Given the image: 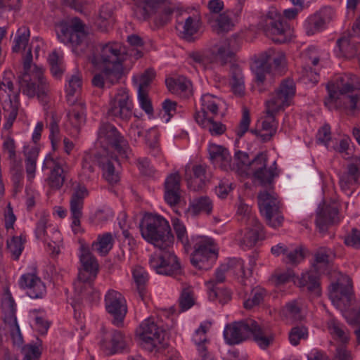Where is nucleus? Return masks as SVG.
Wrapping results in <instances>:
<instances>
[{"label":"nucleus","instance_id":"ddd939ff","mask_svg":"<svg viewBox=\"0 0 360 360\" xmlns=\"http://www.w3.org/2000/svg\"><path fill=\"white\" fill-rule=\"evenodd\" d=\"M140 338L145 347L150 352L155 349L165 347V332L159 328L151 319L145 320L140 325Z\"/></svg>","mask_w":360,"mask_h":360},{"label":"nucleus","instance_id":"69168bd1","mask_svg":"<svg viewBox=\"0 0 360 360\" xmlns=\"http://www.w3.org/2000/svg\"><path fill=\"white\" fill-rule=\"evenodd\" d=\"M82 83V78L78 74L72 75L68 80V86L66 89L68 96H74L81 89Z\"/></svg>","mask_w":360,"mask_h":360},{"label":"nucleus","instance_id":"49530a36","mask_svg":"<svg viewBox=\"0 0 360 360\" xmlns=\"http://www.w3.org/2000/svg\"><path fill=\"white\" fill-rule=\"evenodd\" d=\"M328 329L330 333L336 337L342 344H346L349 341V337L342 326L334 319H330L327 323Z\"/></svg>","mask_w":360,"mask_h":360},{"label":"nucleus","instance_id":"338daca9","mask_svg":"<svg viewBox=\"0 0 360 360\" xmlns=\"http://www.w3.org/2000/svg\"><path fill=\"white\" fill-rule=\"evenodd\" d=\"M137 162L139 169L142 174L148 176H153L155 174V169L150 165V162L148 158H139L138 159Z\"/></svg>","mask_w":360,"mask_h":360},{"label":"nucleus","instance_id":"6e6d98bb","mask_svg":"<svg viewBox=\"0 0 360 360\" xmlns=\"http://www.w3.org/2000/svg\"><path fill=\"white\" fill-rule=\"evenodd\" d=\"M179 307L181 311L189 309L194 305L193 295L189 289H184L179 297Z\"/></svg>","mask_w":360,"mask_h":360},{"label":"nucleus","instance_id":"e2e57ef3","mask_svg":"<svg viewBox=\"0 0 360 360\" xmlns=\"http://www.w3.org/2000/svg\"><path fill=\"white\" fill-rule=\"evenodd\" d=\"M49 129H50V140L53 148H55L56 146L59 141V134L60 129L58 126V122L54 115H52L50 124H49Z\"/></svg>","mask_w":360,"mask_h":360},{"label":"nucleus","instance_id":"3c124183","mask_svg":"<svg viewBox=\"0 0 360 360\" xmlns=\"http://www.w3.org/2000/svg\"><path fill=\"white\" fill-rule=\"evenodd\" d=\"M23 248V242L21 237L15 236L11 240L7 241V249L15 260L18 259Z\"/></svg>","mask_w":360,"mask_h":360},{"label":"nucleus","instance_id":"ea45409f","mask_svg":"<svg viewBox=\"0 0 360 360\" xmlns=\"http://www.w3.org/2000/svg\"><path fill=\"white\" fill-rule=\"evenodd\" d=\"M24 153L26 157L25 168L27 179L32 180L34 179L35 174L39 149L37 147L26 148Z\"/></svg>","mask_w":360,"mask_h":360},{"label":"nucleus","instance_id":"bf43d9fd","mask_svg":"<svg viewBox=\"0 0 360 360\" xmlns=\"http://www.w3.org/2000/svg\"><path fill=\"white\" fill-rule=\"evenodd\" d=\"M138 98L141 108L148 115H153V108L150 99L148 98V92L146 91L138 90Z\"/></svg>","mask_w":360,"mask_h":360},{"label":"nucleus","instance_id":"473e14b6","mask_svg":"<svg viewBox=\"0 0 360 360\" xmlns=\"http://www.w3.org/2000/svg\"><path fill=\"white\" fill-rule=\"evenodd\" d=\"M114 245V238L112 233H104L98 236L96 241L91 245L92 250L97 252L101 256H106Z\"/></svg>","mask_w":360,"mask_h":360},{"label":"nucleus","instance_id":"7c9ffc66","mask_svg":"<svg viewBox=\"0 0 360 360\" xmlns=\"http://www.w3.org/2000/svg\"><path fill=\"white\" fill-rule=\"evenodd\" d=\"M68 121L77 133L86 122V107L83 103H75L67 114Z\"/></svg>","mask_w":360,"mask_h":360},{"label":"nucleus","instance_id":"2f4dec72","mask_svg":"<svg viewBox=\"0 0 360 360\" xmlns=\"http://www.w3.org/2000/svg\"><path fill=\"white\" fill-rule=\"evenodd\" d=\"M80 250V262L82 269H84L86 271H90L93 276H96L99 267L96 258L91 253L89 247L82 245Z\"/></svg>","mask_w":360,"mask_h":360},{"label":"nucleus","instance_id":"a19ab883","mask_svg":"<svg viewBox=\"0 0 360 360\" xmlns=\"http://www.w3.org/2000/svg\"><path fill=\"white\" fill-rule=\"evenodd\" d=\"M276 170V167H266L262 171L255 172V173H254L253 177L260 186L265 188L271 187L274 182V179L278 175Z\"/></svg>","mask_w":360,"mask_h":360},{"label":"nucleus","instance_id":"4c0bfd02","mask_svg":"<svg viewBox=\"0 0 360 360\" xmlns=\"http://www.w3.org/2000/svg\"><path fill=\"white\" fill-rule=\"evenodd\" d=\"M250 334L253 335L255 342L262 349L268 348L274 340V335H266L262 328L255 320L250 328Z\"/></svg>","mask_w":360,"mask_h":360},{"label":"nucleus","instance_id":"79ce46f5","mask_svg":"<svg viewBox=\"0 0 360 360\" xmlns=\"http://www.w3.org/2000/svg\"><path fill=\"white\" fill-rule=\"evenodd\" d=\"M196 122L207 129L212 136H220L226 130V126L221 122L214 120L213 116L207 120H198Z\"/></svg>","mask_w":360,"mask_h":360},{"label":"nucleus","instance_id":"9b49d317","mask_svg":"<svg viewBox=\"0 0 360 360\" xmlns=\"http://www.w3.org/2000/svg\"><path fill=\"white\" fill-rule=\"evenodd\" d=\"M98 139L101 142H105L111 146L121 158H129L131 152L129 143L112 124H102L98 131Z\"/></svg>","mask_w":360,"mask_h":360},{"label":"nucleus","instance_id":"b1692460","mask_svg":"<svg viewBox=\"0 0 360 360\" xmlns=\"http://www.w3.org/2000/svg\"><path fill=\"white\" fill-rule=\"evenodd\" d=\"M165 0H136L133 6L134 16L139 20H147Z\"/></svg>","mask_w":360,"mask_h":360},{"label":"nucleus","instance_id":"a18cd8bd","mask_svg":"<svg viewBox=\"0 0 360 360\" xmlns=\"http://www.w3.org/2000/svg\"><path fill=\"white\" fill-rule=\"evenodd\" d=\"M330 250L326 248H320L314 254V262L312 268L319 271L321 268H325L329 264Z\"/></svg>","mask_w":360,"mask_h":360},{"label":"nucleus","instance_id":"f257e3e1","mask_svg":"<svg viewBox=\"0 0 360 360\" xmlns=\"http://www.w3.org/2000/svg\"><path fill=\"white\" fill-rule=\"evenodd\" d=\"M139 227L142 237L160 250L159 252L150 255V266L158 274H180V263L172 250L174 236L169 222L160 215L147 214L143 217Z\"/></svg>","mask_w":360,"mask_h":360},{"label":"nucleus","instance_id":"4468645a","mask_svg":"<svg viewBox=\"0 0 360 360\" xmlns=\"http://www.w3.org/2000/svg\"><path fill=\"white\" fill-rule=\"evenodd\" d=\"M105 304L106 311L113 317L112 323L117 327L122 326L127 312L124 297L117 291L109 290L105 296Z\"/></svg>","mask_w":360,"mask_h":360},{"label":"nucleus","instance_id":"37998d69","mask_svg":"<svg viewBox=\"0 0 360 360\" xmlns=\"http://www.w3.org/2000/svg\"><path fill=\"white\" fill-rule=\"evenodd\" d=\"M132 274L137 286L139 297L142 300H144L146 295V283L148 281V274L143 268L136 266L133 270Z\"/></svg>","mask_w":360,"mask_h":360},{"label":"nucleus","instance_id":"cd10ccee","mask_svg":"<svg viewBox=\"0 0 360 360\" xmlns=\"http://www.w3.org/2000/svg\"><path fill=\"white\" fill-rule=\"evenodd\" d=\"M263 58L267 63H273L274 74L281 75L285 69L286 60L284 52L274 49H269L266 51L261 53Z\"/></svg>","mask_w":360,"mask_h":360},{"label":"nucleus","instance_id":"dca6fc26","mask_svg":"<svg viewBox=\"0 0 360 360\" xmlns=\"http://www.w3.org/2000/svg\"><path fill=\"white\" fill-rule=\"evenodd\" d=\"M253 323L254 320L250 319L226 325L224 331L226 342L234 345L246 340L250 335V328Z\"/></svg>","mask_w":360,"mask_h":360},{"label":"nucleus","instance_id":"052dcab7","mask_svg":"<svg viewBox=\"0 0 360 360\" xmlns=\"http://www.w3.org/2000/svg\"><path fill=\"white\" fill-rule=\"evenodd\" d=\"M285 262L290 264H297L302 261L304 258V249L301 247L296 248L285 254Z\"/></svg>","mask_w":360,"mask_h":360},{"label":"nucleus","instance_id":"20e7f679","mask_svg":"<svg viewBox=\"0 0 360 360\" xmlns=\"http://www.w3.org/2000/svg\"><path fill=\"white\" fill-rule=\"evenodd\" d=\"M295 94V85L290 79H283L279 86L270 95L266 101L265 120L262 121V129L266 132L261 135V141L267 142L276 134L278 123L276 114L285 107L289 106Z\"/></svg>","mask_w":360,"mask_h":360},{"label":"nucleus","instance_id":"f704fd0d","mask_svg":"<svg viewBox=\"0 0 360 360\" xmlns=\"http://www.w3.org/2000/svg\"><path fill=\"white\" fill-rule=\"evenodd\" d=\"M112 14L113 10L111 5L105 4L101 7L95 22L96 26L100 31H107L109 26L114 22Z\"/></svg>","mask_w":360,"mask_h":360},{"label":"nucleus","instance_id":"bb28decb","mask_svg":"<svg viewBox=\"0 0 360 360\" xmlns=\"http://www.w3.org/2000/svg\"><path fill=\"white\" fill-rule=\"evenodd\" d=\"M96 276H93L90 271H86L84 269H79L77 281L75 282V288L79 294L84 297L89 296V295L97 294L94 292L92 283Z\"/></svg>","mask_w":360,"mask_h":360},{"label":"nucleus","instance_id":"e433bc0d","mask_svg":"<svg viewBox=\"0 0 360 360\" xmlns=\"http://www.w3.org/2000/svg\"><path fill=\"white\" fill-rule=\"evenodd\" d=\"M252 70L255 75V82L258 86L264 84L266 75L272 71L271 64L266 63L261 54L255 60Z\"/></svg>","mask_w":360,"mask_h":360},{"label":"nucleus","instance_id":"6e6552de","mask_svg":"<svg viewBox=\"0 0 360 360\" xmlns=\"http://www.w3.org/2000/svg\"><path fill=\"white\" fill-rule=\"evenodd\" d=\"M237 213L241 216L240 221L246 226V233L240 240L242 248L253 247L258 240L264 238L263 226L257 218L251 214V208L246 204L240 203Z\"/></svg>","mask_w":360,"mask_h":360},{"label":"nucleus","instance_id":"39448f33","mask_svg":"<svg viewBox=\"0 0 360 360\" xmlns=\"http://www.w3.org/2000/svg\"><path fill=\"white\" fill-rule=\"evenodd\" d=\"M127 56L126 48L121 43L108 42L99 46L91 63L104 67V73L112 82L119 81L123 75V63Z\"/></svg>","mask_w":360,"mask_h":360},{"label":"nucleus","instance_id":"5fc2aeb1","mask_svg":"<svg viewBox=\"0 0 360 360\" xmlns=\"http://www.w3.org/2000/svg\"><path fill=\"white\" fill-rule=\"evenodd\" d=\"M307 329L303 326H297L291 329L289 333L290 342L296 346L300 343L301 339L307 338Z\"/></svg>","mask_w":360,"mask_h":360},{"label":"nucleus","instance_id":"c03bdc74","mask_svg":"<svg viewBox=\"0 0 360 360\" xmlns=\"http://www.w3.org/2000/svg\"><path fill=\"white\" fill-rule=\"evenodd\" d=\"M9 307V314L5 318V322L7 323L11 328V335L14 337L15 335L21 337L19 326L15 316V303L13 298L9 294L8 299Z\"/></svg>","mask_w":360,"mask_h":360},{"label":"nucleus","instance_id":"7ed1b4c3","mask_svg":"<svg viewBox=\"0 0 360 360\" xmlns=\"http://www.w3.org/2000/svg\"><path fill=\"white\" fill-rule=\"evenodd\" d=\"M357 77L352 74H344L328 82L326 89L328 97L324 104L330 110L342 108L347 115L360 110V96L353 92L356 87Z\"/></svg>","mask_w":360,"mask_h":360},{"label":"nucleus","instance_id":"0e129e2a","mask_svg":"<svg viewBox=\"0 0 360 360\" xmlns=\"http://www.w3.org/2000/svg\"><path fill=\"white\" fill-rule=\"evenodd\" d=\"M250 123V117L249 110L245 108L243 110L242 119L240 121L238 129L236 132L239 138H241L248 131Z\"/></svg>","mask_w":360,"mask_h":360},{"label":"nucleus","instance_id":"2eb2a0df","mask_svg":"<svg viewBox=\"0 0 360 360\" xmlns=\"http://www.w3.org/2000/svg\"><path fill=\"white\" fill-rule=\"evenodd\" d=\"M274 15L273 12H269L261 21L260 25L267 37H271L275 42L283 43L286 41L285 34L288 27L281 16L276 13Z\"/></svg>","mask_w":360,"mask_h":360},{"label":"nucleus","instance_id":"5701e85b","mask_svg":"<svg viewBox=\"0 0 360 360\" xmlns=\"http://www.w3.org/2000/svg\"><path fill=\"white\" fill-rule=\"evenodd\" d=\"M338 221V210L337 207L333 205H326L317 214L316 224L319 231L325 233L330 225Z\"/></svg>","mask_w":360,"mask_h":360},{"label":"nucleus","instance_id":"f3484780","mask_svg":"<svg viewBox=\"0 0 360 360\" xmlns=\"http://www.w3.org/2000/svg\"><path fill=\"white\" fill-rule=\"evenodd\" d=\"M329 298L337 308L341 310L347 309L354 300L352 284L343 285L339 282L333 283L329 289Z\"/></svg>","mask_w":360,"mask_h":360},{"label":"nucleus","instance_id":"c85d7f7f","mask_svg":"<svg viewBox=\"0 0 360 360\" xmlns=\"http://www.w3.org/2000/svg\"><path fill=\"white\" fill-rule=\"evenodd\" d=\"M51 164L53 165V169L48 179L49 185L52 188L59 189L62 187L65 181V176L64 170L53 158H46L44 160V167H48Z\"/></svg>","mask_w":360,"mask_h":360},{"label":"nucleus","instance_id":"8fccbe9b","mask_svg":"<svg viewBox=\"0 0 360 360\" xmlns=\"http://www.w3.org/2000/svg\"><path fill=\"white\" fill-rule=\"evenodd\" d=\"M51 72L53 77L60 78L63 73V66L61 59L59 58L56 51H53L49 56Z\"/></svg>","mask_w":360,"mask_h":360},{"label":"nucleus","instance_id":"58836bf2","mask_svg":"<svg viewBox=\"0 0 360 360\" xmlns=\"http://www.w3.org/2000/svg\"><path fill=\"white\" fill-rule=\"evenodd\" d=\"M188 210L193 215H197L201 212L210 214L212 210V202L207 196L194 198L191 202Z\"/></svg>","mask_w":360,"mask_h":360},{"label":"nucleus","instance_id":"393cba45","mask_svg":"<svg viewBox=\"0 0 360 360\" xmlns=\"http://www.w3.org/2000/svg\"><path fill=\"white\" fill-rule=\"evenodd\" d=\"M319 272L314 269L302 274L299 279V285L301 288H305L306 290L315 295L319 297L321 295V290L319 282Z\"/></svg>","mask_w":360,"mask_h":360},{"label":"nucleus","instance_id":"13d9d810","mask_svg":"<svg viewBox=\"0 0 360 360\" xmlns=\"http://www.w3.org/2000/svg\"><path fill=\"white\" fill-rule=\"evenodd\" d=\"M209 298L212 300L218 298L219 302L224 304L231 300V294L226 289L210 288Z\"/></svg>","mask_w":360,"mask_h":360},{"label":"nucleus","instance_id":"9d476101","mask_svg":"<svg viewBox=\"0 0 360 360\" xmlns=\"http://www.w3.org/2000/svg\"><path fill=\"white\" fill-rule=\"evenodd\" d=\"M257 199L259 211L265 217L266 223L274 228L281 226L283 217L280 210V202L278 198L267 191H261Z\"/></svg>","mask_w":360,"mask_h":360},{"label":"nucleus","instance_id":"4d7b16f0","mask_svg":"<svg viewBox=\"0 0 360 360\" xmlns=\"http://www.w3.org/2000/svg\"><path fill=\"white\" fill-rule=\"evenodd\" d=\"M267 155L264 153H258L252 160L249 170H252V173L257 171H262L266 167Z\"/></svg>","mask_w":360,"mask_h":360},{"label":"nucleus","instance_id":"680f3d73","mask_svg":"<svg viewBox=\"0 0 360 360\" xmlns=\"http://www.w3.org/2000/svg\"><path fill=\"white\" fill-rule=\"evenodd\" d=\"M285 310L288 316L296 321H300L303 318L301 314L300 304L296 300H292L287 303L285 305Z\"/></svg>","mask_w":360,"mask_h":360},{"label":"nucleus","instance_id":"c756f323","mask_svg":"<svg viewBox=\"0 0 360 360\" xmlns=\"http://www.w3.org/2000/svg\"><path fill=\"white\" fill-rule=\"evenodd\" d=\"M192 170L193 176L187 179L188 186L194 191L202 190L210 179L206 168L201 165H197L193 167Z\"/></svg>","mask_w":360,"mask_h":360},{"label":"nucleus","instance_id":"4be33fe9","mask_svg":"<svg viewBox=\"0 0 360 360\" xmlns=\"http://www.w3.org/2000/svg\"><path fill=\"white\" fill-rule=\"evenodd\" d=\"M98 164L102 170L103 178L108 183L114 184L120 181L119 172L115 169V165H120L117 156L106 152L98 157Z\"/></svg>","mask_w":360,"mask_h":360},{"label":"nucleus","instance_id":"72a5a7b5","mask_svg":"<svg viewBox=\"0 0 360 360\" xmlns=\"http://www.w3.org/2000/svg\"><path fill=\"white\" fill-rule=\"evenodd\" d=\"M333 10L330 8H324L320 14L315 15L309 18L306 26V32L308 35L314 34L315 32L323 29L326 22V15H331Z\"/></svg>","mask_w":360,"mask_h":360},{"label":"nucleus","instance_id":"aec40b11","mask_svg":"<svg viewBox=\"0 0 360 360\" xmlns=\"http://www.w3.org/2000/svg\"><path fill=\"white\" fill-rule=\"evenodd\" d=\"M88 195L86 186L79 184L75 188L70 202V209L72 219V226L73 231L77 232L80 227V219L82 217V208L84 198Z\"/></svg>","mask_w":360,"mask_h":360},{"label":"nucleus","instance_id":"864d4df0","mask_svg":"<svg viewBox=\"0 0 360 360\" xmlns=\"http://www.w3.org/2000/svg\"><path fill=\"white\" fill-rule=\"evenodd\" d=\"M172 225L176 233L177 239L180 240L185 246L189 245L187 232L185 226L180 221L179 219L172 220Z\"/></svg>","mask_w":360,"mask_h":360},{"label":"nucleus","instance_id":"0eeeda50","mask_svg":"<svg viewBox=\"0 0 360 360\" xmlns=\"http://www.w3.org/2000/svg\"><path fill=\"white\" fill-rule=\"evenodd\" d=\"M56 27L57 36L61 42L70 44L73 51L77 54L84 51L87 34L81 19L75 17L68 22L61 21L56 24Z\"/></svg>","mask_w":360,"mask_h":360},{"label":"nucleus","instance_id":"a878e982","mask_svg":"<svg viewBox=\"0 0 360 360\" xmlns=\"http://www.w3.org/2000/svg\"><path fill=\"white\" fill-rule=\"evenodd\" d=\"M202 107L200 110H196L194 114V119L196 122L198 120H207L211 116H216L218 114L219 107L215 98L211 94H205L201 98Z\"/></svg>","mask_w":360,"mask_h":360},{"label":"nucleus","instance_id":"09e8293b","mask_svg":"<svg viewBox=\"0 0 360 360\" xmlns=\"http://www.w3.org/2000/svg\"><path fill=\"white\" fill-rule=\"evenodd\" d=\"M266 291L260 287H257L252 290V297L245 300L243 306L246 309H250L259 305L264 301Z\"/></svg>","mask_w":360,"mask_h":360},{"label":"nucleus","instance_id":"423d86ee","mask_svg":"<svg viewBox=\"0 0 360 360\" xmlns=\"http://www.w3.org/2000/svg\"><path fill=\"white\" fill-rule=\"evenodd\" d=\"M216 48V61L222 66L230 63L229 77L231 89L235 95L242 96L245 91L244 76L240 66L233 63L235 52L239 48L238 37H233L226 39Z\"/></svg>","mask_w":360,"mask_h":360},{"label":"nucleus","instance_id":"774afa93","mask_svg":"<svg viewBox=\"0 0 360 360\" xmlns=\"http://www.w3.org/2000/svg\"><path fill=\"white\" fill-rule=\"evenodd\" d=\"M23 360H39L41 352L39 347L36 345H29L23 349Z\"/></svg>","mask_w":360,"mask_h":360},{"label":"nucleus","instance_id":"a211bd4d","mask_svg":"<svg viewBox=\"0 0 360 360\" xmlns=\"http://www.w3.org/2000/svg\"><path fill=\"white\" fill-rule=\"evenodd\" d=\"M18 284L20 288L25 290L27 295L32 299H41L46 295L45 284L34 273H27L22 275Z\"/></svg>","mask_w":360,"mask_h":360},{"label":"nucleus","instance_id":"412c9836","mask_svg":"<svg viewBox=\"0 0 360 360\" xmlns=\"http://www.w3.org/2000/svg\"><path fill=\"white\" fill-rule=\"evenodd\" d=\"M132 113V103L126 92L117 94L110 103L108 114L122 120H129Z\"/></svg>","mask_w":360,"mask_h":360},{"label":"nucleus","instance_id":"de8ad7c7","mask_svg":"<svg viewBox=\"0 0 360 360\" xmlns=\"http://www.w3.org/2000/svg\"><path fill=\"white\" fill-rule=\"evenodd\" d=\"M224 264V266H227L228 271L231 270L234 274L241 276L242 278H247L252 274L251 269H248V273L245 271L244 263L240 259H230L227 263Z\"/></svg>","mask_w":360,"mask_h":360},{"label":"nucleus","instance_id":"c9c22d12","mask_svg":"<svg viewBox=\"0 0 360 360\" xmlns=\"http://www.w3.org/2000/svg\"><path fill=\"white\" fill-rule=\"evenodd\" d=\"M337 45L345 56L356 57L360 64V42L352 41L347 37H341L338 39Z\"/></svg>","mask_w":360,"mask_h":360},{"label":"nucleus","instance_id":"603ef678","mask_svg":"<svg viewBox=\"0 0 360 360\" xmlns=\"http://www.w3.org/2000/svg\"><path fill=\"white\" fill-rule=\"evenodd\" d=\"M18 36L15 39V44L12 48L13 52H18L21 47L25 48L30 37V30L23 27L18 30Z\"/></svg>","mask_w":360,"mask_h":360},{"label":"nucleus","instance_id":"6ab92c4d","mask_svg":"<svg viewBox=\"0 0 360 360\" xmlns=\"http://www.w3.org/2000/svg\"><path fill=\"white\" fill-rule=\"evenodd\" d=\"M101 349L107 356L128 352L129 340L122 332L114 330L109 338L101 342Z\"/></svg>","mask_w":360,"mask_h":360},{"label":"nucleus","instance_id":"1a4fd4ad","mask_svg":"<svg viewBox=\"0 0 360 360\" xmlns=\"http://www.w3.org/2000/svg\"><path fill=\"white\" fill-rule=\"evenodd\" d=\"M194 252L191 255V263L200 270H208L215 263L218 253L214 241L208 237H200L194 245Z\"/></svg>","mask_w":360,"mask_h":360},{"label":"nucleus","instance_id":"f8f14e48","mask_svg":"<svg viewBox=\"0 0 360 360\" xmlns=\"http://www.w3.org/2000/svg\"><path fill=\"white\" fill-rule=\"evenodd\" d=\"M176 29L179 36L187 41H194V34L198 33L201 26V16L200 13L193 9L190 15L187 11L176 10Z\"/></svg>","mask_w":360,"mask_h":360},{"label":"nucleus","instance_id":"f03ea898","mask_svg":"<svg viewBox=\"0 0 360 360\" xmlns=\"http://www.w3.org/2000/svg\"><path fill=\"white\" fill-rule=\"evenodd\" d=\"M32 53L29 49L23 61V72L18 76L19 90L14 96L13 103L11 96L8 95V101H5L3 109L5 113L6 123L4 129L8 130L13 126L18 111V96L20 91L29 98L37 96L43 99L49 91V85L44 76V70L36 65L32 69Z\"/></svg>","mask_w":360,"mask_h":360}]
</instances>
